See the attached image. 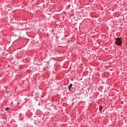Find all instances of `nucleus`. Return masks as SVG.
<instances>
[{"label": "nucleus", "mask_w": 127, "mask_h": 127, "mask_svg": "<svg viewBox=\"0 0 127 127\" xmlns=\"http://www.w3.org/2000/svg\"><path fill=\"white\" fill-rule=\"evenodd\" d=\"M115 43L118 46H121L123 41H122V38H116Z\"/></svg>", "instance_id": "1"}, {"label": "nucleus", "mask_w": 127, "mask_h": 127, "mask_svg": "<svg viewBox=\"0 0 127 127\" xmlns=\"http://www.w3.org/2000/svg\"><path fill=\"white\" fill-rule=\"evenodd\" d=\"M72 87H73V84L72 83H70L69 85H68L67 87L68 88L69 91L71 90V88H72Z\"/></svg>", "instance_id": "2"}, {"label": "nucleus", "mask_w": 127, "mask_h": 127, "mask_svg": "<svg viewBox=\"0 0 127 127\" xmlns=\"http://www.w3.org/2000/svg\"><path fill=\"white\" fill-rule=\"evenodd\" d=\"M102 110H103V106L100 105L99 106V111L102 112Z\"/></svg>", "instance_id": "3"}, {"label": "nucleus", "mask_w": 127, "mask_h": 127, "mask_svg": "<svg viewBox=\"0 0 127 127\" xmlns=\"http://www.w3.org/2000/svg\"><path fill=\"white\" fill-rule=\"evenodd\" d=\"M5 111H9V107H6L5 108Z\"/></svg>", "instance_id": "4"}]
</instances>
